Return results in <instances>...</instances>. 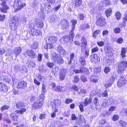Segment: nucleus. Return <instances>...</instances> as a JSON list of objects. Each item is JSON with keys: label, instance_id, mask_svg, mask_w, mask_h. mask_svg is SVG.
I'll list each match as a JSON object with an SVG mask.
<instances>
[{"label": "nucleus", "instance_id": "nucleus-1", "mask_svg": "<svg viewBox=\"0 0 127 127\" xmlns=\"http://www.w3.org/2000/svg\"><path fill=\"white\" fill-rule=\"evenodd\" d=\"M44 98V95L43 94H41L38 97V100L33 103L32 106V108L36 109L41 107L43 103Z\"/></svg>", "mask_w": 127, "mask_h": 127}, {"label": "nucleus", "instance_id": "nucleus-2", "mask_svg": "<svg viewBox=\"0 0 127 127\" xmlns=\"http://www.w3.org/2000/svg\"><path fill=\"white\" fill-rule=\"evenodd\" d=\"M24 5V3H22L20 0H17L14 1L13 6L15 9V12H16L20 10Z\"/></svg>", "mask_w": 127, "mask_h": 127}, {"label": "nucleus", "instance_id": "nucleus-3", "mask_svg": "<svg viewBox=\"0 0 127 127\" xmlns=\"http://www.w3.org/2000/svg\"><path fill=\"white\" fill-rule=\"evenodd\" d=\"M52 57L53 61L55 63H57L58 64H62L64 62L63 58L60 57L59 55H58L55 53H53L52 54Z\"/></svg>", "mask_w": 127, "mask_h": 127}, {"label": "nucleus", "instance_id": "nucleus-4", "mask_svg": "<svg viewBox=\"0 0 127 127\" xmlns=\"http://www.w3.org/2000/svg\"><path fill=\"white\" fill-rule=\"evenodd\" d=\"M127 67V62L124 61L119 64L118 66V72L119 73H122Z\"/></svg>", "mask_w": 127, "mask_h": 127}, {"label": "nucleus", "instance_id": "nucleus-5", "mask_svg": "<svg viewBox=\"0 0 127 127\" xmlns=\"http://www.w3.org/2000/svg\"><path fill=\"white\" fill-rule=\"evenodd\" d=\"M74 72L76 73H84L87 75L89 74V71L88 68L83 67H80L79 69L75 70Z\"/></svg>", "mask_w": 127, "mask_h": 127}, {"label": "nucleus", "instance_id": "nucleus-6", "mask_svg": "<svg viewBox=\"0 0 127 127\" xmlns=\"http://www.w3.org/2000/svg\"><path fill=\"white\" fill-rule=\"evenodd\" d=\"M105 23V19L102 17L98 18L96 21V25L101 27L104 26Z\"/></svg>", "mask_w": 127, "mask_h": 127}, {"label": "nucleus", "instance_id": "nucleus-7", "mask_svg": "<svg viewBox=\"0 0 127 127\" xmlns=\"http://www.w3.org/2000/svg\"><path fill=\"white\" fill-rule=\"evenodd\" d=\"M61 25L63 29H67L69 26V22L67 20L64 19L61 21Z\"/></svg>", "mask_w": 127, "mask_h": 127}, {"label": "nucleus", "instance_id": "nucleus-8", "mask_svg": "<svg viewBox=\"0 0 127 127\" xmlns=\"http://www.w3.org/2000/svg\"><path fill=\"white\" fill-rule=\"evenodd\" d=\"M66 70L65 69H61L59 71V78L61 80H63L65 77Z\"/></svg>", "mask_w": 127, "mask_h": 127}, {"label": "nucleus", "instance_id": "nucleus-9", "mask_svg": "<svg viewBox=\"0 0 127 127\" xmlns=\"http://www.w3.org/2000/svg\"><path fill=\"white\" fill-rule=\"evenodd\" d=\"M30 33L32 35H41L42 34L40 30L33 28L31 30Z\"/></svg>", "mask_w": 127, "mask_h": 127}, {"label": "nucleus", "instance_id": "nucleus-10", "mask_svg": "<svg viewBox=\"0 0 127 127\" xmlns=\"http://www.w3.org/2000/svg\"><path fill=\"white\" fill-rule=\"evenodd\" d=\"M84 46L81 48V52L83 54L84 57L85 58L88 57L89 55V50L87 49Z\"/></svg>", "mask_w": 127, "mask_h": 127}, {"label": "nucleus", "instance_id": "nucleus-11", "mask_svg": "<svg viewBox=\"0 0 127 127\" xmlns=\"http://www.w3.org/2000/svg\"><path fill=\"white\" fill-rule=\"evenodd\" d=\"M126 79L124 77H121L117 82V85L119 87H121L125 84Z\"/></svg>", "mask_w": 127, "mask_h": 127}, {"label": "nucleus", "instance_id": "nucleus-12", "mask_svg": "<svg viewBox=\"0 0 127 127\" xmlns=\"http://www.w3.org/2000/svg\"><path fill=\"white\" fill-rule=\"evenodd\" d=\"M79 119L76 120L75 122L76 124L80 125L83 123L84 120V118L81 115H79Z\"/></svg>", "mask_w": 127, "mask_h": 127}, {"label": "nucleus", "instance_id": "nucleus-13", "mask_svg": "<svg viewBox=\"0 0 127 127\" xmlns=\"http://www.w3.org/2000/svg\"><path fill=\"white\" fill-rule=\"evenodd\" d=\"M61 100L58 99L54 100L51 103V105L53 106L52 107H54L55 108H56L57 106H58L61 105Z\"/></svg>", "mask_w": 127, "mask_h": 127}, {"label": "nucleus", "instance_id": "nucleus-14", "mask_svg": "<svg viewBox=\"0 0 127 127\" xmlns=\"http://www.w3.org/2000/svg\"><path fill=\"white\" fill-rule=\"evenodd\" d=\"M70 40V37L68 35L64 36L61 39V41L65 44L67 43Z\"/></svg>", "mask_w": 127, "mask_h": 127}, {"label": "nucleus", "instance_id": "nucleus-15", "mask_svg": "<svg viewBox=\"0 0 127 127\" xmlns=\"http://www.w3.org/2000/svg\"><path fill=\"white\" fill-rule=\"evenodd\" d=\"M90 60L92 62L95 61L98 62H99L100 60V58L98 57L97 55L96 54L92 55Z\"/></svg>", "mask_w": 127, "mask_h": 127}, {"label": "nucleus", "instance_id": "nucleus-16", "mask_svg": "<svg viewBox=\"0 0 127 127\" xmlns=\"http://www.w3.org/2000/svg\"><path fill=\"white\" fill-rule=\"evenodd\" d=\"M26 54L32 58H34L36 56L34 51L32 50H27L26 52Z\"/></svg>", "mask_w": 127, "mask_h": 127}, {"label": "nucleus", "instance_id": "nucleus-17", "mask_svg": "<svg viewBox=\"0 0 127 127\" xmlns=\"http://www.w3.org/2000/svg\"><path fill=\"white\" fill-rule=\"evenodd\" d=\"M1 5L2 6L1 11V12L4 13H6L7 12V10L9 9V7L7 6L5 3H1Z\"/></svg>", "mask_w": 127, "mask_h": 127}, {"label": "nucleus", "instance_id": "nucleus-18", "mask_svg": "<svg viewBox=\"0 0 127 127\" xmlns=\"http://www.w3.org/2000/svg\"><path fill=\"white\" fill-rule=\"evenodd\" d=\"M27 86V83L23 81L18 83L17 87L18 88H24Z\"/></svg>", "mask_w": 127, "mask_h": 127}, {"label": "nucleus", "instance_id": "nucleus-19", "mask_svg": "<svg viewBox=\"0 0 127 127\" xmlns=\"http://www.w3.org/2000/svg\"><path fill=\"white\" fill-rule=\"evenodd\" d=\"M82 45L81 48L83 46L87 47V41L86 38L84 37H83L81 40Z\"/></svg>", "mask_w": 127, "mask_h": 127}, {"label": "nucleus", "instance_id": "nucleus-20", "mask_svg": "<svg viewBox=\"0 0 127 127\" xmlns=\"http://www.w3.org/2000/svg\"><path fill=\"white\" fill-rule=\"evenodd\" d=\"M48 40L49 43H54L56 42L57 38L54 36H50L49 37Z\"/></svg>", "mask_w": 127, "mask_h": 127}, {"label": "nucleus", "instance_id": "nucleus-21", "mask_svg": "<svg viewBox=\"0 0 127 127\" xmlns=\"http://www.w3.org/2000/svg\"><path fill=\"white\" fill-rule=\"evenodd\" d=\"M21 51L22 49L21 47H16L14 49V53L15 54L16 57L21 52Z\"/></svg>", "mask_w": 127, "mask_h": 127}, {"label": "nucleus", "instance_id": "nucleus-22", "mask_svg": "<svg viewBox=\"0 0 127 127\" xmlns=\"http://www.w3.org/2000/svg\"><path fill=\"white\" fill-rule=\"evenodd\" d=\"M85 101H83V104L84 106H86L88 104H90L92 102V99L91 98H89L88 99V98H86L84 99Z\"/></svg>", "mask_w": 127, "mask_h": 127}, {"label": "nucleus", "instance_id": "nucleus-23", "mask_svg": "<svg viewBox=\"0 0 127 127\" xmlns=\"http://www.w3.org/2000/svg\"><path fill=\"white\" fill-rule=\"evenodd\" d=\"M85 58L83 56H81L80 57L79 61L81 63V65L82 66H84L85 64Z\"/></svg>", "mask_w": 127, "mask_h": 127}, {"label": "nucleus", "instance_id": "nucleus-24", "mask_svg": "<svg viewBox=\"0 0 127 127\" xmlns=\"http://www.w3.org/2000/svg\"><path fill=\"white\" fill-rule=\"evenodd\" d=\"M25 106L24 103L21 101L19 102L16 104V106L19 109H23L22 108L24 107Z\"/></svg>", "mask_w": 127, "mask_h": 127}, {"label": "nucleus", "instance_id": "nucleus-25", "mask_svg": "<svg viewBox=\"0 0 127 127\" xmlns=\"http://www.w3.org/2000/svg\"><path fill=\"white\" fill-rule=\"evenodd\" d=\"M19 24L16 22V24H9V26L12 30L15 31L17 29V27L18 26Z\"/></svg>", "mask_w": 127, "mask_h": 127}, {"label": "nucleus", "instance_id": "nucleus-26", "mask_svg": "<svg viewBox=\"0 0 127 127\" xmlns=\"http://www.w3.org/2000/svg\"><path fill=\"white\" fill-rule=\"evenodd\" d=\"M90 28V25L89 23H85L81 26V29L83 30L86 29H89Z\"/></svg>", "mask_w": 127, "mask_h": 127}, {"label": "nucleus", "instance_id": "nucleus-27", "mask_svg": "<svg viewBox=\"0 0 127 127\" xmlns=\"http://www.w3.org/2000/svg\"><path fill=\"white\" fill-rule=\"evenodd\" d=\"M39 43L35 41L31 45V47L33 49H37L38 47Z\"/></svg>", "mask_w": 127, "mask_h": 127}, {"label": "nucleus", "instance_id": "nucleus-28", "mask_svg": "<svg viewBox=\"0 0 127 127\" xmlns=\"http://www.w3.org/2000/svg\"><path fill=\"white\" fill-rule=\"evenodd\" d=\"M118 123L119 125L122 127H127V123L123 120L119 121Z\"/></svg>", "mask_w": 127, "mask_h": 127}, {"label": "nucleus", "instance_id": "nucleus-29", "mask_svg": "<svg viewBox=\"0 0 127 127\" xmlns=\"http://www.w3.org/2000/svg\"><path fill=\"white\" fill-rule=\"evenodd\" d=\"M19 70L21 72L23 73H26L28 71V69L24 66L20 67Z\"/></svg>", "mask_w": 127, "mask_h": 127}, {"label": "nucleus", "instance_id": "nucleus-30", "mask_svg": "<svg viewBox=\"0 0 127 127\" xmlns=\"http://www.w3.org/2000/svg\"><path fill=\"white\" fill-rule=\"evenodd\" d=\"M97 76L94 75L91 76L90 77V79L91 81L93 82L96 83L98 82V80L97 79Z\"/></svg>", "mask_w": 127, "mask_h": 127}, {"label": "nucleus", "instance_id": "nucleus-31", "mask_svg": "<svg viewBox=\"0 0 127 127\" xmlns=\"http://www.w3.org/2000/svg\"><path fill=\"white\" fill-rule=\"evenodd\" d=\"M16 16L14 17L13 19H11L10 21L9 22V24H16V22L18 23V21L17 19L16 20Z\"/></svg>", "mask_w": 127, "mask_h": 127}, {"label": "nucleus", "instance_id": "nucleus-32", "mask_svg": "<svg viewBox=\"0 0 127 127\" xmlns=\"http://www.w3.org/2000/svg\"><path fill=\"white\" fill-rule=\"evenodd\" d=\"M75 5L76 7L79 6L82 3V0H75L74 1Z\"/></svg>", "mask_w": 127, "mask_h": 127}, {"label": "nucleus", "instance_id": "nucleus-33", "mask_svg": "<svg viewBox=\"0 0 127 127\" xmlns=\"http://www.w3.org/2000/svg\"><path fill=\"white\" fill-rule=\"evenodd\" d=\"M10 116L12 119L14 121H17L18 119V115L16 114L14 115L13 113H12Z\"/></svg>", "mask_w": 127, "mask_h": 127}, {"label": "nucleus", "instance_id": "nucleus-34", "mask_svg": "<svg viewBox=\"0 0 127 127\" xmlns=\"http://www.w3.org/2000/svg\"><path fill=\"white\" fill-rule=\"evenodd\" d=\"M72 24L71 25V29L72 30H74L75 28V25L77 22L76 20H72L71 21Z\"/></svg>", "mask_w": 127, "mask_h": 127}, {"label": "nucleus", "instance_id": "nucleus-35", "mask_svg": "<svg viewBox=\"0 0 127 127\" xmlns=\"http://www.w3.org/2000/svg\"><path fill=\"white\" fill-rule=\"evenodd\" d=\"M121 114L124 116H127V108L123 109L121 111Z\"/></svg>", "mask_w": 127, "mask_h": 127}, {"label": "nucleus", "instance_id": "nucleus-36", "mask_svg": "<svg viewBox=\"0 0 127 127\" xmlns=\"http://www.w3.org/2000/svg\"><path fill=\"white\" fill-rule=\"evenodd\" d=\"M112 11V9L111 8L107 10L105 13L106 16L108 17L110 16L111 14Z\"/></svg>", "mask_w": 127, "mask_h": 127}, {"label": "nucleus", "instance_id": "nucleus-37", "mask_svg": "<svg viewBox=\"0 0 127 127\" xmlns=\"http://www.w3.org/2000/svg\"><path fill=\"white\" fill-rule=\"evenodd\" d=\"M39 5V3L37 0H34L32 2V6L34 8H36Z\"/></svg>", "mask_w": 127, "mask_h": 127}, {"label": "nucleus", "instance_id": "nucleus-38", "mask_svg": "<svg viewBox=\"0 0 127 127\" xmlns=\"http://www.w3.org/2000/svg\"><path fill=\"white\" fill-rule=\"evenodd\" d=\"M21 109L20 110H16L15 112L16 113L22 114L24 112H25L26 111V108Z\"/></svg>", "mask_w": 127, "mask_h": 127}, {"label": "nucleus", "instance_id": "nucleus-39", "mask_svg": "<svg viewBox=\"0 0 127 127\" xmlns=\"http://www.w3.org/2000/svg\"><path fill=\"white\" fill-rule=\"evenodd\" d=\"M80 79L81 81L84 82H87V79L86 76L84 75H82L80 76Z\"/></svg>", "mask_w": 127, "mask_h": 127}, {"label": "nucleus", "instance_id": "nucleus-40", "mask_svg": "<svg viewBox=\"0 0 127 127\" xmlns=\"http://www.w3.org/2000/svg\"><path fill=\"white\" fill-rule=\"evenodd\" d=\"M57 50L61 54H63L64 52L63 48L61 46H59L57 48Z\"/></svg>", "mask_w": 127, "mask_h": 127}, {"label": "nucleus", "instance_id": "nucleus-41", "mask_svg": "<svg viewBox=\"0 0 127 127\" xmlns=\"http://www.w3.org/2000/svg\"><path fill=\"white\" fill-rule=\"evenodd\" d=\"M46 86L44 83H43L42 86V93L41 94H43L44 96V94L46 92Z\"/></svg>", "mask_w": 127, "mask_h": 127}, {"label": "nucleus", "instance_id": "nucleus-42", "mask_svg": "<svg viewBox=\"0 0 127 127\" xmlns=\"http://www.w3.org/2000/svg\"><path fill=\"white\" fill-rule=\"evenodd\" d=\"M108 101L106 100H104L101 105V107H107L108 106Z\"/></svg>", "mask_w": 127, "mask_h": 127}, {"label": "nucleus", "instance_id": "nucleus-43", "mask_svg": "<svg viewBox=\"0 0 127 127\" xmlns=\"http://www.w3.org/2000/svg\"><path fill=\"white\" fill-rule=\"evenodd\" d=\"M116 19L117 20H119L122 17L121 13L119 11H117L115 14Z\"/></svg>", "mask_w": 127, "mask_h": 127}, {"label": "nucleus", "instance_id": "nucleus-44", "mask_svg": "<svg viewBox=\"0 0 127 127\" xmlns=\"http://www.w3.org/2000/svg\"><path fill=\"white\" fill-rule=\"evenodd\" d=\"M63 87L58 86L54 88V90L57 91H61L63 90Z\"/></svg>", "mask_w": 127, "mask_h": 127}, {"label": "nucleus", "instance_id": "nucleus-45", "mask_svg": "<svg viewBox=\"0 0 127 127\" xmlns=\"http://www.w3.org/2000/svg\"><path fill=\"white\" fill-rule=\"evenodd\" d=\"M74 79L73 80V82L75 83L78 82L80 80L79 76L77 75H76L74 77Z\"/></svg>", "mask_w": 127, "mask_h": 127}, {"label": "nucleus", "instance_id": "nucleus-46", "mask_svg": "<svg viewBox=\"0 0 127 127\" xmlns=\"http://www.w3.org/2000/svg\"><path fill=\"white\" fill-rule=\"evenodd\" d=\"M10 107V106L9 105H4L1 107L0 110L2 111H3L6 110L8 109Z\"/></svg>", "mask_w": 127, "mask_h": 127}, {"label": "nucleus", "instance_id": "nucleus-47", "mask_svg": "<svg viewBox=\"0 0 127 127\" xmlns=\"http://www.w3.org/2000/svg\"><path fill=\"white\" fill-rule=\"evenodd\" d=\"M36 26L38 28H42L43 26V22L42 21H41L40 22H37L36 23Z\"/></svg>", "mask_w": 127, "mask_h": 127}, {"label": "nucleus", "instance_id": "nucleus-48", "mask_svg": "<svg viewBox=\"0 0 127 127\" xmlns=\"http://www.w3.org/2000/svg\"><path fill=\"white\" fill-rule=\"evenodd\" d=\"M126 52V49L124 48H122L121 50V55L123 58H125V54Z\"/></svg>", "mask_w": 127, "mask_h": 127}, {"label": "nucleus", "instance_id": "nucleus-49", "mask_svg": "<svg viewBox=\"0 0 127 127\" xmlns=\"http://www.w3.org/2000/svg\"><path fill=\"white\" fill-rule=\"evenodd\" d=\"M101 71L100 67L95 68L94 70V72L95 74H97L99 73Z\"/></svg>", "mask_w": 127, "mask_h": 127}, {"label": "nucleus", "instance_id": "nucleus-50", "mask_svg": "<svg viewBox=\"0 0 127 127\" xmlns=\"http://www.w3.org/2000/svg\"><path fill=\"white\" fill-rule=\"evenodd\" d=\"M46 64L48 67L51 68L53 67L54 64L52 62H48Z\"/></svg>", "mask_w": 127, "mask_h": 127}, {"label": "nucleus", "instance_id": "nucleus-51", "mask_svg": "<svg viewBox=\"0 0 127 127\" xmlns=\"http://www.w3.org/2000/svg\"><path fill=\"white\" fill-rule=\"evenodd\" d=\"M100 31L99 30H96L94 33L93 34V37L95 38H96V36L99 33Z\"/></svg>", "mask_w": 127, "mask_h": 127}, {"label": "nucleus", "instance_id": "nucleus-52", "mask_svg": "<svg viewBox=\"0 0 127 127\" xmlns=\"http://www.w3.org/2000/svg\"><path fill=\"white\" fill-rule=\"evenodd\" d=\"M111 69L109 67H105L104 69V71L105 73L107 74L110 70Z\"/></svg>", "mask_w": 127, "mask_h": 127}, {"label": "nucleus", "instance_id": "nucleus-53", "mask_svg": "<svg viewBox=\"0 0 127 127\" xmlns=\"http://www.w3.org/2000/svg\"><path fill=\"white\" fill-rule=\"evenodd\" d=\"M2 87L4 92H6L7 91L8 88L6 85L4 84L2 85Z\"/></svg>", "mask_w": 127, "mask_h": 127}, {"label": "nucleus", "instance_id": "nucleus-54", "mask_svg": "<svg viewBox=\"0 0 127 127\" xmlns=\"http://www.w3.org/2000/svg\"><path fill=\"white\" fill-rule=\"evenodd\" d=\"M119 118V116L117 115H114L112 117V120L114 121H115L118 120Z\"/></svg>", "mask_w": 127, "mask_h": 127}, {"label": "nucleus", "instance_id": "nucleus-55", "mask_svg": "<svg viewBox=\"0 0 127 127\" xmlns=\"http://www.w3.org/2000/svg\"><path fill=\"white\" fill-rule=\"evenodd\" d=\"M114 31L115 33H118L121 31V29L119 28H115L114 30Z\"/></svg>", "mask_w": 127, "mask_h": 127}, {"label": "nucleus", "instance_id": "nucleus-56", "mask_svg": "<svg viewBox=\"0 0 127 127\" xmlns=\"http://www.w3.org/2000/svg\"><path fill=\"white\" fill-rule=\"evenodd\" d=\"M98 100V97H95L94 98L93 100V102L95 105V107H97V101Z\"/></svg>", "mask_w": 127, "mask_h": 127}, {"label": "nucleus", "instance_id": "nucleus-57", "mask_svg": "<svg viewBox=\"0 0 127 127\" xmlns=\"http://www.w3.org/2000/svg\"><path fill=\"white\" fill-rule=\"evenodd\" d=\"M43 56V55L41 54H39L38 55V60L39 61L41 62L42 60V58Z\"/></svg>", "mask_w": 127, "mask_h": 127}, {"label": "nucleus", "instance_id": "nucleus-58", "mask_svg": "<svg viewBox=\"0 0 127 127\" xmlns=\"http://www.w3.org/2000/svg\"><path fill=\"white\" fill-rule=\"evenodd\" d=\"M57 19L58 18L57 16L55 14H54L52 16L51 19L52 20L55 21V20Z\"/></svg>", "mask_w": 127, "mask_h": 127}, {"label": "nucleus", "instance_id": "nucleus-59", "mask_svg": "<svg viewBox=\"0 0 127 127\" xmlns=\"http://www.w3.org/2000/svg\"><path fill=\"white\" fill-rule=\"evenodd\" d=\"M78 18L80 20H83L84 18V16L83 14H78Z\"/></svg>", "mask_w": 127, "mask_h": 127}, {"label": "nucleus", "instance_id": "nucleus-60", "mask_svg": "<svg viewBox=\"0 0 127 127\" xmlns=\"http://www.w3.org/2000/svg\"><path fill=\"white\" fill-rule=\"evenodd\" d=\"M72 99L69 98H67L65 100V103L66 104H68L70 102H72Z\"/></svg>", "mask_w": 127, "mask_h": 127}, {"label": "nucleus", "instance_id": "nucleus-61", "mask_svg": "<svg viewBox=\"0 0 127 127\" xmlns=\"http://www.w3.org/2000/svg\"><path fill=\"white\" fill-rule=\"evenodd\" d=\"M71 119L72 120H75L77 119V118L76 116L74 114H73L71 115Z\"/></svg>", "mask_w": 127, "mask_h": 127}, {"label": "nucleus", "instance_id": "nucleus-62", "mask_svg": "<svg viewBox=\"0 0 127 127\" xmlns=\"http://www.w3.org/2000/svg\"><path fill=\"white\" fill-rule=\"evenodd\" d=\"M116 77V75L115 74H112L110 78L111 81L112 82L114 81Z\"/></svg>", "mask_w": 127, "mask_h": 127}, {"label": "nucleus", "instance_id": "nucleus-63", "mask_svg": "<svg viewBox=\"0 0 127 127\" xmlns=\"http://www.w3.org/2000/svg\"><path fill=\"white\" fill-rule=\"evenodd\" d=\"M106 122L105 120L103 119L100 120L99 122V123L100 124L103 125Z\"/></svg>", "mask_w": 127, "mask_h": 127}, {"label": "nucleus", "instance_id": "nucleus-64", "mask_svg": "<svg viewBox=\"0 0 127 127\" xmlns=\"http://www.w3.org/2000/svg\"><path fill=\"white\" fill-rule=\"evenodd\" d=\"M102 95L104 97H107L108 96L107 91V90L104 91L102 94Z\"/></svg>", "mask_w": 127, "mask_h": 127}]
</instances>
